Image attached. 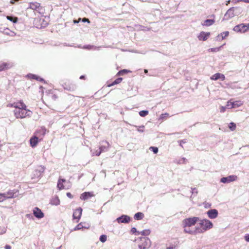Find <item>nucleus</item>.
<instances>
[{
    "label": "nucleus",
    "mask_w": 249,
    "mask_h": 249,
    "mask_svg": "<svg viewBox=\"0 0 249 249\" xmlns=\"http://www.w3.org/2000/svg\"><path fill=\"white\" fill-rule=\"evenodd\" d=\"M8 107H14L13 111L14 116L17 119H24L30 117L32 114V112L27 107L26 105L22 100H18L13 103H9L7 105Z\"/></svg>",
    "instance_id": "obj_1"
},
{
    "label": "nucleus",
    "mask_w": 249,
    "mask_h": 249,
    "mask_svg": "<svg viewBox=\"0 0 249 249\" xmlns=\"http://www.w3.org/2000/svg\"><path fill=\"white\" fill-rule=\"evenodd\" d=\"M199 218L197 217L186 218L183 220L182 224L184 228V231L190 234H196L197 233L196 228L193 230L191 228L195 225L199 221Z\"/></svg>",
    "instance_id": "obj_2"
},
{
    "label": "nucleus",
    "mask_w": 249,
    "mask_h": 249,
    "mask_svg": "<svg viewBox=\"0 0 249 249\" xmlns=\"http://www.w3.org/2000/svg\"><path fill=\"white\" fill-rule=\"evenodd\" d=\"M46 133V129L45 128H41L40 129L36 130L35 135L30 139V146L34 148L36 147L39 142L42 141L44 136Z\"/></svg>",
    "instance_id": "obj_3"
},
{
    "label": "nucleus",
    "mask_w": 249,
    "mask_h": 249,
    "mask_svg": "<svg viewBox=\"0 0 249 249\" xmlns=\"http://www.w3.org/2000/svg\"><path fill=\"white\" fill-rule=\"evenodd\" d=\"M199 221L200 228H196V229H198L197 233L203 232L213 227V223L208 219L199 220Z\"/></svg>",
    "instance_id": "obj_4"
},
{
    "label": "nucleus",
    "mask_w": 249,
    "mask_h": 249,
    "mask_svg": "<svg viewBox=\"0 0 249 249\" xmlns=\"http://www.w3.org/2000/svg\"><path fill=\"white\" fill-rule=\"evenodd\" d=\"M150 240L148 238L142 237L140 238L138 247L139 249H146L150 247Z\"/></svg>",
    "instance_id": "obj_5"
},
{
    "label": "nucleus",
    "mask_w": 249,
    "mask_h": 249,
    "mask_svg": "<svg viewBox=\"0 0 249 249\" xmlns=\"http://www.w3.org/2000/svg\"><path fill=\"white\" fill-rule=\"evenodd\" d=\"M249 30V23L244 24L241 23L235 26L234 27V30L236 32L245 33Z\"/></svg>",
    "instance_id": "obj_6"
},
{
    "label": "nucleus",
    "mask_w": 249,
    "mask_h": 249,
    "mask_svg": "<svg viewBox=\"0 0 249 249\" xmlns=\"http://www.w3.org/2000/svg\"><path fill=\"white\" fill-rule=\"evenodd\" d=\"M82 209L80 207L75 209L73 213L72 217L73 219L75 220L76 222H78L80 220L82 213Z\"/></svg>",
    "instance_id": "obj_7"
},
{
    "label": "nucleus",
    "mask_w": 249,
    "mask_h": 249,
    "mask_svg": "<svg viewBox=\"0 0 249 249\" xmlns=\"http://www.w3.org/2000/svg\"><path fill=\"white\" fill-rule=\"evenodd\" d=\"M13 67V64L11 62L0 61V71L9 70Z\"/></svg>",
    "instance_id": "obj_8"
},
{
    "label": "nucleus",
    "mask_w": 249,
    "mask_h": 249,
    "mask_svg": "<svg viewBox=\"0 0 249 249\" xmlns=\"http://www.w3.org/2000/svg\"><path fill=\"white\" fill-rule=\"evenodd\" d=\"M237 179V177L235 175L229 176L227 177L222 178L220 179V182L225 183H229L236 180Z\"/></svg>",
    "instance_id": "obj_9"
},
{
    "label": "nucleus",
    "mask_w": 249,
    "mask_h": 249,
    "mask_svg": "<svg viewBox=\"0 0 249 249\" xmlns=\"http://www.w3.org/2000/svg\"><path fill=\"white\" fill-rule=\"evenodd\" d=\"M18 192V190H9L6 193H0V196L7 198H10L14 197L15 195Z\"/></svg>",
    "instance_id": "obj_10"
},
{
    "label": "nucleus",
    "mask_w": 249,
    "mask_h": 249,
    "mask_svg": "<svg viewBox=\"0 0 249 249\" xmlns=\"http://www.w3.org/2000/svg\"><path fill=\"white\" fill-rule=\"evenodd\" d=\"M235 16L234 7L230 8L224 15L225 19L228 20L233 18Z\"/></svg>",
    "instance_id": "obj_11"
},
{
    "label": "nucleus",
    "mask_w": 249,
    "mask_h": 249,
    "mask_svg": "<svg viewBox=\"0 0 249 249\" xmlns=\"http://www.w3.org/2000/svg\"><path fill=\"white\" fill-rule=\"evenodd\" d=\"M90 227V225L89 223H86V222H82L79 223L74 228V231L80 230L82 229H88Z\"/></svg>",
    "instance_id": "obj_12"
},
{
    "label": "nucleus",
    "mask_w": 249,
    "mask_h": 249,
    "mask_svg": "<svg viewBox=\"0 0 249 249\" xmlns=\"http://www.w3.org/2000/svg\"><path fill=\"white\" fill-rule=\"evenodd\" d=\"M116 220L119 223H128L130 221V217L127 215H123L117 218Z\"/></svg>",
    "instance_id": "obj_13"
},
{
    "label": "nucleus",
    "mask_w": 249,
    "mask_h": 249,
    "mask_svg": "<svg viewBox=\"0 0 249 249\" xmlns=\"http://www.w3.org/2000/svg\"><path fill=\"white\" fill-rule=\"evenodd\" d=\"M65 89L69 91H73L75 89V86L70 82H67L63 85Z\"/></svg>",
    "instance_id": "obj_14"
},
{
    "label": "nucleus",
    "mask_w": 249,
    "mask_h": 249,
    "mask_svg": "<svg viewBox=\"0 0 249 249\" xmlns=\"http://www.w3.org/2000/svg\"><path fill=\"white\" fill-rule=\"evenodd\" d=\"M210 36V33H205L204 32H201L197 37L200 41H206Z\"/></svg>",
    "instance_id": "obj_15"
},
{
    "label": "nucleus",
    "mask_w": 249,
    "mask_h": 249,
    "mask_svg": "<svg viewBox=\"0 0 249 249\" xmlns=\"http://www.w3.org/2000/svg\"><path fill=\"white\" fill-rule=\"evenodd\" d=\"M33 214L35 217L38 218H41L44 217V213L38 207H36L33 210Z\"/></svg>",
    "instance_id": "obj_16"
},
{
    "label": "nucleus",
    "mask_w": 249,
    "mask_h": 249,
    "mask_svg": "<svg viewBox=\"0 0 249 249\" xmlns=\"http://www.w3.org/2000/svg\"><path fill=\"white\" fill-rule=\"evenodd\" d=\"M208 217L211 219H214L218 216V211L216 209H211L209 210L207 213Z\"/></svg>",
    "instance_id": "obj_17"
},
{
    "label": "nucleus",
    "mask_w": 249,
    "mask_h": 249,
    "mask_svg": "<svg viewBox=\"0 0 249 249\" xmlns=\"http://www.w3.org/2000/svg\"><path fill=\"white\" fill-rule=\"evenodd\" d=\"M94 196V195L92 192H84L81 195L80 198L82 200H85Z\"/></svg>",
    "instance_id": "obj_18"
},
{
    "label": "nucleus",
    "mask_w": 249,
    "mask_h": 249,
    "mask_svg": "<svg viewBox=\"0 0 249 249\" xmlns=\"http://www.w3.org/2000/svg\"><path fill=\"white\" fill-rule=\"evenodd\" d=\"M219 79H220L222 81H224L225 79V76L223 74L216 73L211 77V79L213 80H217Z\"/></svg>",
    "instance_id": "obj_19"
},
{
    "label": "nucleus",
    "mask_w": 249,
    "mask_h": 249,
    "mask_svg": "<svg viewBox=\"0 0 249 249\" xmlns=\"http://www.w3.org/2000/svg\"><path fill=\"white\" fill-rule=\"evenodd\" d=\"M41 7L40 4L37 2H31L30 3V8L38 11Z\"/></svg>",
    "instance_id": "obj_20"
},
{
    "label": "nucleus",
    "mask_w": 249,
    "mask_h": 249,
    "mask_svg": "<svg viewBox=\"0 0 249 249\" xmlns=\"http://www.w3.org/2000/svg\"><path fill=\"white\" fill-rule=\"evenodd\" d=\"M66 182L65 179H59L58 180L57 187L59 190H63L65 188L63 183Z\"/></svg>",
    "instance_id": "obj_21"
},
{
    "label": "nucleus",
    "mask_w": 249,
    "mask_h": 249,
    "mask_svg": "<svg viewBox=\"0 0 249 249\" xmlns=\"http://www.w3.org/2000/svg\"><path fill=\"white\" fill-rule=\"evenodd\" d=\"M60 203V200L58 196H55L51 200L50 203L53 205H58Z\"/></svg>",
    "instance_id": "obj_22"
},
{
    "label": "nucleus",
    "mask_w": 249,
    "mask_h": 249,
    "mask_svg": "<svg viewBox=\"0 0 249 249\" xmlns=\"http://www.w3.org/2000/svg\"><path fill=\"white\" fill-rule=\"evenodd\" d=\"M3 32L4 35L10 36H16V33L10 30L8 28L4 29Z\"/></svg>",
    "instance_id": "obj_23"
},
{
    "label": "nucleus",
    "mask_w": 249,
    "mask_h": 249,
    "mask_svg": "<svg viewBox=\"0 0 249 249\" xmlns=\"http://www.w3.org/2000/svg\"><path fill=\"white\" fill-rule=\"evenodd\" d=\"M110 146L109 143L107 142H105V144L101 145L99 148V150L102 152H105L107 150Z\"/></svg>",
    "instance_id": "obj_24"
},
{
    "label": "nucleus",
    "mask_w": 249,
    "mask_h": 249,
    "mask_svg": "<svg viewBox=\"0 0 249 249\" xmlns=\"http://www.w3.org/2000/svg\"><path fill=\"white\" fill-rule=\"evenodd\" d=\"M123 80V78L121 77H119L115 80L112 83L109 84L107 85V87H110L113 86L115 85L119 84L122 82Z\"/></svg>",
    "instance_id": "obj_25"
},
{
    "label": "nucleus",
    "mask_w": 249,
    "mask_h": 249,
    "mask_svg": "<svg viewBox=\"0 0 249 249\" xmlns=\"http://www.w3.org/2000/svg\"><path fill=\"white\" fill-rule=\"evenodd\" d=\"M143 217H144L143 213H141V212L137 213L134 215L135 219L137 220L142 219Z\"/></svg>",
    "instance_id": "obj_26"
},
{
    "label": "nucleus",
    "mask_w": 249,
    "mask_h": 249,
    "mask_svg": "<svg viewBox=\"0 0 249 249\" xmlns=\"http://www.w3.org/2000/svg\"><path fill=\"white\" fill-rule=\"evenodd\" d=\"M129 72H131V71H130L126 70V69H123V70L120 71L119 72H118L116 75H117V76L123 75L125 74H127Z\"/></svg>",
    "instance_id": "obj_27"
},
{
    "label": "nucleus",
    "mask_w": 249,
    "mask_h": 249,
    "mask_svg": "<svg viewBox=\"0 0 249 249\" xmlns=\"http://www.w3.org/2000/svg\"><path fill=\"white\" fill-rule=\"evenodd\" d=\"M214 22V19H206V20H205L204 23L203 25L208 26L213 24Z\"/></svg>",
    "instance_id": "obj_28"
},
{
    "label": "nucleus",
    "mask_w": 249,
    "mask_h": 249,
    "mask_svg": "<svg viewBox=\"0 0 249 249\" xmlns=\"http://www.w3.org/2000/svg\"><path fill=\"white\" fill-rule=\"evenodd\" d=\"M233 108H236L241 106L243 105V102L241 101H235L233 102Z\"/></svg>",
    "instance_id": "obj_29"
},
{
    "label": "nucleus",
    "mask_w": 249,
    "mask_h": 249,
    "mask_svg": "<svg viewBox=\"0 0 249 249\" xmlns=\"http://www.w3.org/2000/svg\"><path fill=\"white\" fill-rule=\"evenodd\" d=\"M229 35V32L228 31L223 32L221 33L220 35L218 36V37L219 36H221L222 39H225L226 37H227Z\"/></svg>",
    "instance_id": "obj_30"
},
{
    "label": "nucleus",
    "mask_w": 249,
    "mask_h": 249,
    "mask_svg": "<svg viewBox=\"0 0 249 249\" xmlns=\"http://www.w3.org/2000/svg\"><path fill=\"white\" fill-rule=\"evenodd\" d=\"M6 18L7 19H8L9 20H10L11 21H12L14 23L17 22L18 20V18L17 17H13L11 16H8L6 17Z\"/></svg>",
    "instance_id": "obj_31"
},
{
    "label": "nucleus",
    "mask_w": 249,
    "mask_h": 249,
    "mask_svg": "<svg viewBox=\"0 0 249 249\" xmlns=\"http://www.w3.org/2000/svg\"><path fill=\"white\" fill-rule=\"evenodd\" d=\"M229 128L231 131H234L236 129V124L233 122H231L229 124Z\"/></svg>",
    "instance_id": "obj_32"
},
{
    "label": "nucleus",
    "mask_w": 249,
    "mask_h": 249,
    "mask_svg": "<svg viewBox=\"0 0 249 249\" xmlns=\"http://www.w3.org/2000/svg\"><path fill=\"white\" fill-rule=\"evenodd\" d=\"M221 47L214 48H210L208 50L209 52H217L220 51Z\"/></svg>",
    "instance_id": "obj_33"
},
{
    "label": "nucleus",
    "mask_w": 249,
    "mask_h": 249,
    "mask_svg": "<svg viewBox=\"0 0 249 249\" xmlns=\"http://www.w3.org/2000/svg\"><path fill=\"white\" fill-rule=\"evenodd\" d=\"M169 116L168 113H162L160 116V119L164 120Z\"/></svg>",
    "instance_id": "obj_34"
},
{
    "label": "nucleus",
    "mask_w": 249,
    "mask_h": 249,
    "mask_svg": "<svg viewBox=\"0 0 249 249\" xmlns=\"http://www.w3.org/2000/svg\"><path fill=\"white\" fill-rule=\"evenodd\" d=\"M148 114V111L147 110H142L139 112V114L142 117H144Z\"/></svg>",
    "instance_id": "obj_35"
},
{
    "label": "nucleus",
    "mask_w": 249,
    "mask_h": 249,
    "mask_svg": "<svg viewBox=\"0 0 249 249\" xmlns=\"http://www.w3.org/2000/svg\"><path fill=\"white\" fill-rule=\"evenodd\" d=\"M31 78L33 79H36V80H37L38 81H42L43 80L40 77H39V76H37L36 75H34V74L31 75Z\"/></svg>",
    "instance_id": "obj_36"
},
{
    "label": "nucleus",
    "mask_w": 249,
    "mask_h": 249,
    "mask_svg": "<svg viewBox=\"0 0 249 249\" xmlns=\"http://www.w3.org/2000/svg\"><path fill=\"white\" fill-rule=\"evenodd\" d=\"M107 237L106 235H102L100 237V241L102 243H104L107 241Z\"/></svg>",
    "instance_id": "obj_37"
},
{
    "label": "nucleus",
    "mask_w": 249,
    "mask_h": 249,
    "mask_svg": "<svg viewBox=\"0 0 249 249\" xmlns=\"http://www.w3.org/2000/svg\"><path fill=\"white\" fill-rule=\"evenodd\" d=\"M178 242L177 241L176 243H175L174 245H172L169 247H167L166 249H175L178 246Z\"/></svg>",
    "instance_id": "obj_38"
},
{
    "label": "nucleus",
    "mask_w": 249,
    "mask_h": 249,
    "mask_svg": "<svg viewBox=\"0 0 249 249\" xmlns=\"http://www.w3.org/2000/svg\"><path fill=\"white\" fill-rule=\"evenodd\" d=\"M233 103L231 100L228 101L227 103V107L230 108H232Z\"/></svg>",
    "instance_id": "obj_39"
},
{
    "label": "nucleus",
    "mask_w": 249,
    "mask_h": 249,
    "mask_svg": "<svg viewBox=\"0 0 249 249\" xmlns=\"http://www.w3.org/2000/svg\"><path fill=\"white\" fill-rule=\"evenodd\" d=\"M234 3H237L240 2H244L245 3H249V0H232Z\"/></svg>",
    "instance_id": "obj_40"
},
{
    "label": "nucleus",
    "mask_w": 249,
    "mask_h": 249,
    "mask_svg": "<svg viewBox=\"0 0 249 249\" xmlns=\"http://www.w3.org/2000/svg\"><path fill=\"white\" fill-rule=\"evenodd\" d=\"M149 149L151 150L155 154L157 153L158 152V148L157 147L151 146Z\"/></svg>",
    "instance_id": "obj_41"
},
{
    "label": "nucleus",
    "mask_w": 249,
    "mask_h": 249,
    "mask_svg": "<svg viewBox=\"0 0 249 249\" xmlns=\"http://www.w3.org/2000/svg\"><path fill=\"white\" fill-rule=\"evenodd\" d=\"M45 168L44 166H39L37 167V169L36 171H38L40 173H43L44 171Z\"/></svg>",
    "instance_id": "obj_42"
},
{
    "label": "nucleus",
    "mask_w": 249,
    "mask_h": 249,
    "mask_svg": "<svg viewBox=\"0 0 249 249\" xmlns=\"http://www.w3.org/2000/svg\"><path fill=\"white\" fill-rule=\"evenodd\" d=\"M48 96L49 97L52 98L54 100H55L57 98V96L55 94L52 93H50Z\"/></svg>",
    "instance_id": "obj_43"
},
{
    "label": "nucleus",
    "mask_w": 249,
    "mask_h": 249,
    "mask_svg": "<svg viewBox=\"0 0 249 249\" xmlns=\"http://www.w3.org/2000/svg\"><path fill=\"white\" fill-rule=\"evenodd\" d=\"M150 233L149 230H144L141 232V234L143 235H148Z\"/></svg>",
    "instance_id": "obj_44"
},
{
    "label": "nucleus",
    "mask_w": 249,
    "mask_h": 249,
    "mask_svg": "<svg viewBox=\"0 0 249 249\" xmlns=\"http://www.w3.org/2000/svg\"><path fill=\"white\" fill-rule=\"evenodd\" d=\"M131 231L133 233H135L136 235H139L140 233L137 231V229L135 228H132L131 230Z\"/></svg>",
    "instance_id": "obj_45"
},
{
    "label": "nucleus",
    "mask_w": 249,
    "mask_h": 249,
    "mask_svg": "<svg viewBox=\"0 0 249 249\" xmlns=\"http://www.w3.org/2000/svg\"><path fill=\"white\" fill-rule=\"evenodd\" d=\"M101 153H102V152L101 151L97 150L95 152L94 154L96 156H99Z\"/></svg>",
    "instance_id": "obj_46"
},
{
    "label": "nucleus",
    "mask_w": 249,
    "mask_h": 249,
    "mask_svg": "<svg viewBox=\"0 0 249 249\" xmlns=\"http://www.w3.org/2000/svg\"><path fill=\"white\" fill-rule=\"evenodd\" d=\"M220 110L221 112H224L226 110V107L222 106L220 107Z\"/></svg>",
    "instance_id": "obj_47"
},
{
    "label": "nucleus",
    "mask_w": 249,
    "mask_h": 249,
    "mask_svg": "<svg viewBox=\"0 0 249 249\" xmlns=\"http://www.w3.org/2000/svg\"><path fill=\"white\" fill-rule=\"evenodd\" d=\"M67 196L70 198H73V196L70 192L67 193Z\"/></svg>",
    "instance_id": "obj_48"
},
{
    "label": "nucleus",
    "mask_w": 249,
    "mask_h": 249,
    "mask_svg": "<svg viewBox=\"0 0 249 249\" xmlns=\"http://www.w3.org/2000/svg\"><path fill=\"white\" fill-rule=\"evenodd\" d=\"M245 240L246 241L249 242V234H246L245 236Z\"/></svg>",
    "instance_id": "obj_49"
},
{
    "label": "nucleus",
    "mask_w": 249,
    "mask_h": 249,
    "mask_svg": "<svg viewBox=\"0 0 249 249\" xmlns=\"http://www.w3.org/2000/svg\"><path fill=\"white\" fill-rule=\"evenodd\" d=\"M82 21H83V22H89V23L90 22V21H89V19L88 18H83Z\"/></svg>",
    "instance_id": "obj_50"
},
{
    "label": "nucleus",
    "mask_w": 249,
    "mask_h": 249,
    "mask_svg": "<svg viewBox=\"0 0 249 249\" xmlns=\"http://www.w3.org/2000/svg\"><path fill=\"white\" fill-rule=\"evenodd\" d=\"M186 142V141H184V140H181L180 141V145L182 146V143H184Z\"/></svg>",
    "instance_id": "obj_51"
},
{
    "label": "nucleus",
    "mask_w": 249,
    "mask_h": 249,
    "mask_svg": "<svg viewBox=\"0 0 249 249\" xmlns=\"http://www.w3.org/2000/svg\"><path fill=\"white\" fill-rule=\"evenodd\" d=\"M5 249H11V246H10L9 245H6V246L5 247Z\"/></svg>",
    "instance_id": "obj_52"
},
{
    "label": "nucleus",
    "mask_w": 249,
    "mask_h": 249,
    "mask_svg": "<svg viewBox=\"0 0 249 249\" xmlns=\"http://www.w3.org/2000/svg\"><path fill=\"white\" fill-rule=\"evenodd\" d=\"M80 79H85V76L84 75H81L80 77Z\"/></svg>",
    "instance_id": "obj_53"
},
{
    "label": "nucleus",
    "mask_w": 249,
    "mask_h": 249,
    "mask_svg": "<svg viewBox=\"0 0 249 249\" xmlns=\"http://www.w3.org/2000/svg\"><path fill=\"white\" fill-rule=\"evenodd\" d=\"M230 2H231V0H229L227 1H226V5H229V4L230 3Z\"/></svg>",
    "instance_id": "obj_54"
},
{
    "label": "nucleus",
    "mask_w": 249,
    "mask_h": 249,
    "mask_svg": "<svg viewBox=\"0 0 249 249\" xmlns=\"http://www.w3.org/2000/svg\"><path fill=\"white\" fill-rule=\"evenodd\" d=\"M10 3L12 4H14L15 3L14 1H10Z\"/></svg>",
    "instance_id": "obj_55"
},
{
    "label": "nucleus",
    "mask_w": 249,
    "mask_h": 249,
    "mask_svg": "<svg viewBox=\"0 0 249 249\" xmlns=\"http://www.w3.org/2000/svg\"><path fill=\"white\" fill-rule=\"evenodd\" d=\"M144 72L145 73H147L148 72V71L147 70H144Z\"/></svg>",
    "instance_id": "obj_56"
}]
</instances>
